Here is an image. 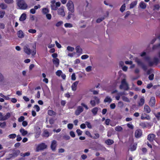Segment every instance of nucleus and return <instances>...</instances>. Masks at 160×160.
<instances>
[{
  "mask_svg": "<svg viewBox=\"0 0 160 160\" xmlns=\"http://www.w3.org/2000/svg\"><path fill=\"white\" fill-rule=\"evenodd\" d=\"M85 123L88 128H92V126L90 123L88 122H86Z\"/></svg>",
  "mask_w": 160,
  "mask_h": 160,
  "instance_id": "obj_58",
  "label": "nucleus"
},
{
  "mask_svg": "<svg viewBox=\"0 0 160 160\" xmlns=\"http://www.w3.org/2000/svg\"><path fill=\"white\" fill-rule=\"evenodd\" d=\"M66 6L68 10L71 13H73L74 12V4L72 1L71 0L68 1Z\"/></svg>",
  "mask_w": 160,
  "mask_h": 160,
  "instance_id": "obj_5",
  "label": "nucleus"
},
{
  "mask_svg": "<svg viewBox=\"0 0 160 160\" xmlns=\"http://www.w3.org/2000/svg\"><path fill=\"white\" fill-rule=\"evenodd\" d=\"M79 82L76 81L74 82L71 86L72 89L73 91H75L77 89V86Z\"/></svg>",
  "mask_w": 160,
  "mask_h": 160,
  "instance_id": "obj_15",
  "label": "nucleus"
},
{
  "mask_svg": "<svg viewBox=\"0 0 160 160\" xmlns=\"http://www.w3.org/2000/svg\"><path fill=\"white\" fill-rule=\"evenodd\" d=\"M144 112L147 113H149L151 112V109L149 107L147 104H145L144 107Z\"/></svg>",
  "mask_w": 160,
  "mask_h": 160,
  "instance_id": "obj_16",
  "label": "nucleus"
},
{
  "mask_svg": "<svg viewBox=\"0 0 160 160\" xmlns=\"http://www.w3.org/2000/svg\"><path fill=\"white\" fill-rule=\"evenodd\" d=\"M76 52L79 55L82 53V50L79 46H77L76 48Z\"/></svg>",
  "mask_w": 160,
  "mask_h": 160,
  "instance_id": "obj_18",
  "label": "nucleus"
},
{
  "mask_svg": "<svg viewBox=\"0 0 160 160\" xmlns=\"http://www.w3.org/2000/svg\"><path fill=\"white\" fill-rule=\"evenodd\" d=\"M112 98L109 96H107L105 98L104 102H105L110 103L112 102Z\"/></svg>",
  "mask_w": 160,
  "mask_h": 160,
  "instance_id": "obj_22",
  "label": "nucleus"
},
{
  "mask_svg": "<svg viewBox=\"0 0 160 160\" xmlns=\"http://www.w3.org/2000/svg\"><path fill=\"white\" fill-rule=\"evenodd\" d=\"M20 153V151L18 150H17L15 151L13 153V154H10L9 155L10 156V158H7L6 159L9 160L13 157H16Z\"/></svg>",
  "mask_w": 160,
  "mask_h": 160,
  "instance_id": "obj_11",
  "label": "nucleus"
},
{
  "mask_svg": "<svg viewBox=\"0 0 160 160\" xmlns=\"http://www.w3.org/2000/svg\"><path fill=\"white\" fill-rule=\"evenodd\" d=\"M124 78L121 81V84L119 86L120 89H124V90H128L129 88L128 85L126 81L127 76L126 75H123Z\"/></svg>",
  "mask_w": 160,
  "mask_h": 160,
  "instance_id": "obj_2",
  "label": "nucleus"
},
{
  "mask_svg": "<svg viewBox=\"0 0 160 160\" xmlns=\"http://www.w3.org/2000/svg\"><path fill=\"white\" fill-rule=\"evenodd\" d=\"M50 7L51 9L53 10H57V7H59L61 5V3L60 2H56L55 0H52L51 2Z\"/></svg>",
  "mask_w": 160,
  "mask_h": 160,
  "instance_id": "obj_4",
  "label": "nucleus"
},
{
  "mask_svg": "<svg viewBox=\"0 0 160 160\" xmlns=\"http://www.w3.org/2000/svg\"><path fill=\"white\" fill-rule=\"evenodd\" d=\"M48 113L50 116H53L56 114V113L52 110H50L48 111Z\"/></svg>",
  "mask_w": 160,
  "mask_h": 160,
  "instance_id": "obj_34",
  "label": "nucleus"
},
{
  "mask_svg": "<svg viewBox=\"0 0 160 160\" xmlns=\"http://www.w3.org/2000/svg\"><path fill=\"white\" fill-rule=\"evenodd\" d=\"M142 135V131L140 129L137 130L135 133V135L137 138H138L140 137Z\"/></svg>",
  "mask_w": 160,
  "mask_h": 160,
  "instance_id": "obj_14",
  "label": "nucleus"
},
{
  "mask_svg": "<svg viewBox=\"0 0 160 160\" xmlns=\"http://www.w3.org/2000/svg\"><path fill=\"white\" fill-rule=\"evenodd\" d=\"M63 23V22L62 21H59L56 24V26L57 27H59Z\"/></svg>",
  "mask_w": 160,
  "mask_h": 160,
  "instance_id": "obj_57",
  "label": "nucleus"
},
{
  "mask_svg": "<svg viewBox=\"0 0 160 160\" xmlns=\"http://www.w3.org/2000/svg\"><path fill=\"white\" fill-rule=\"evenodd\" d=\"M114 142V141L110 139H108L105 141V143L108 145H110L113 144Z\"/></svg>",
  "mask_w": 160,
  "mask_h": 160,
  "instance_id": "obj_26",
  "label": "nucleus"
},
{
  "mask_svg": "<svg viewBox=\"0 0 160 160\" xmlns=\"http://www.w3.org/2000/svg\"><path fill=\"white\" fill-rule=\"evenodd\" d=\"M49 12V10L48 8H43L42 9V12L44 15H46Z\"/></svg>",
  "mask_w": 160,
  "mask_h": 160,
  "instance_id": "obj_27",
  "label": "nucleus"
},
{
  "mask_svg": "<svg viewBox=\"0 0 160 160\" xmlns=\"http://www.w3.org/2000/svg\"><path fill=\"white\" fill-rule=\"evenodd\" d=\"M24 119V117L23 116H21L18 119V121L19 122H22L23 121Z\"/></svg>",
  "mask_w": 160,
  "mask_h": 160,
  "instance_id": "obj_47",
  "label": "nucleus"
},
{
  "mask_svg": "<svg viewBox=\"0 0 160 160\" xmlns=\"http://www.w3.org/2000/svg\"><path fill=\"white\" fill-rule=\"evenodd\" d=\"M70 135L72 137L74 138L75 136L74 132L73 131H71L70 132Z\"/></svg>",
  "mask_w": 160,
  "mask_h": 160,
  "instance_id": "obj_63",
  "label": "nucleus"
},
{
  "mask_svg": "<svg viewBox=\"0 0 160 160\" xmlns=\"http://www.w3.org/2000/svg\"><path fill=\"white\" fill-rule=\"evenodd\" d=\"M6 126V123L5 122H0V127L2 128H4Z\"/></svg>",
  "mask_w": 160,
  "mask_h": 160,
  "instance_id": "obj_35",
  "label": "nucleus"
},
{
  "mask_svg": "<svg viewBox=\"0 0 160 160\" xmlns=\"http://www.w3.org/2000/svg\"><path fill=\"white\" fill-rule=\"evenodd\" d=\"M134 60L135 62H136L138 65L141 66L143 64L141 60L138 58H135Z\"/></svg>",
  "mask_w": 160,
  "mask_h": 160,
  "instance_id": "obj_32",
  "label": "nucleus"
},
{
  "mask_svg": "<svg viewBox=\"0 0 160 160\" xmlns=\"http://www.w3.org/2000/svg\"><path fill=\"white\" fill-rule=\"evenodd\" d=\"M76 79V75L75 73H73L71 76V79L73 81H74Z\"/></svg>",
  "mask_w": 160,
  "mask_h": 160,
  "instance_id": "obj_52",
  "label": "nucleus"
},
{
  "mask_svg": "<svg viewBox=\"0 0 160 160\" xmlns=\"http://www.w3.org/2000/svg\"><path fill=\"white\" fill-rule=\"evenodd\" d=\"M26 14L23 13L21 15L19 20L21 21H24L26 19Z\"/></svg>",
  "mask_w": 160,
  "mask_h": 160,
  "instance_id": "obj_23",
  "label": "nucleus"
},
{
  "mask_svg": "<svg viewBox=\"0 0 160 160\" xmlns=\"http://www.w3.org/2000/svg\"><path fill=\"white\" fill-rule=\"evenodd\" d=\"M160 8V6L158 4L155 5L154 6L153 10H158Z\"/></svg>",
  "mask_w": 160,
  "mask_h": 160,
  "instance_id": "obj_45",
  "label": "nucleus"
},
{
  "mask_svg": "<svg viewBox=\"0 0 160 160\" xmlns=\"http://www.w3.org/2000/svg\"><path fill=\"white\" fill-rule=\"evenodd\" d=\"M122 100L124 102H129L130 100L129 99L126 97L125 96H123L122 97Z\"/></svg>",
  "mask_w": 160,
  "mask_h": 160,
  "instance_id": "obj_36",
  "label": "nucleus"
},
{
  "mask_svg": "<svg viewBox=\"0 0 160 160\" xmlns=\"http://www.w3.org/2000/svg\"><path fill=\"white\" fill-rule=\"evenodd\" d=\"M55 43L57 47L59 48H61L62 46L61 45L59 44L58 42L57 41H56L55 42Z\"/></svg>",
  "mask_w": 160,
  "mask_h": 160,
  "instance_id": "obj_53",
  "label": "nucleus"
},
{
  "mask_svg": "<svg viewBox=\"0 0 160 160\" xmlns=\"http://www.w3.org/2000/svg\"><path fill=\"white\" fill-rule=\"evenodd\" d=\"M0 7L2 9H5L6 8V6L3 3L0 4Z\"/></svg>",
  "mask_w": 160,
  "mask_h": 160,
  "instance_id": "obj_55",
  "label": "nucleus"
},
{
  "mask_svg": "<svg viewBox=\"0 0 160 160\" xmlns=\"http://www.w3.org/2000/svg\"><path fill=\"white\" fill-rule=\"evenodd\" d=\"M73 127V125L72 124L69 123L68 125V128L69 129H71Z\"/></svg>",
  "mask_w": 160,
  "mask_h": 160,
  "instance_id": "obj_54",
  "label": "nucleus"
},
{
  "mask_svg": "<svg viewBox=\"0 0 160 160\" xmlns=\"http://www.w3.org/2000/svg\"><path fill=\"white\" fill-rule=\"evenodd\" d=\"M156 103L155 98L154 97H152L149 102V104L151 107H154Z\"/></svg>",
  "mask_w": 160,
  "mask_h": 160,
  "instance_id": "obj_12",
  "label": "nucleus"
},
{
  "mask_svg": "<svg viewBox=\"0 0 160 160\" xmlns=\"http://www.w3.org/2000/svg\"><path fill=\"white\" fill-rule=\"evenodd\" d=\"M44 135L46 137H48L49 136V132L47 131H45L44 132Z\"/></svg>",
  "mask_w": 160,
  "mask_h": 160,
  "instance_id": "obj_61",
  "label": "nucleus"
},
{
  "mask_svg": "<svg viewBox=\"0 0 160 160\" xmlns=\"http://www.w3.org/2000/svg\"><path fill=\"white\" fill-rule=\"evenodd\" d=\"M23 50L24 52L28 55H30L31 53L32 55L34 56L36 53V50H33L32 52L31 50L30 49L29 46L28 45L24 46Z\"/></svg>",
  "mask_w": 160,
  "mask_h": 160,
  "instance_id": "obj_6",
  "label": "nucleus"
},
{
  "mask_svg": "<svg viewBox=\"0 0 160 160\" xmlns=\"http://www.w3.org/2000/svg\"><path fill=\"white\" fill-rule=\"evenodd\" d=\"M57 146V142L55 140H53L51 143L50 147L52 150L53 151H55Z\"/></svg>",
  "mask_w": 160,
  "mask_h": 160,
  "instance_id": "obj_10",
  "label": "nucleus"
},
{
  "mask_svg": "<svg viewBox=\"0 0 160 160\" xmlns=\"http://www.w3.org/2000/svg\"><path fill=\"white\" fill-rule=\"evenodd\" d=\"M137 148V144H133L131 145L130 150L131 151H133L135 150Z\"/></svg>",
  "mask_w": 160,
  "mask_h": 160,
  "instance_id": "obj_31",
  "label": "nucleus"
},
{
  "mask_svg": "<svg viewBox=\"0 0 160 160\" xmlns=\"http://www.w3.org/2000/svg\"><path fill=\"white\" fill-rule=\"evenodd\" d=\"M67 50L68 52H72L74 50V47L68 46L67 48Z\"/></svg>",
  "mask_w": 160,
  "mask_h": 160,
  "instance_id": "obj_33",
  "label": "nucleus"
},
{
  "mask_svg": "<svg viewBox=\"0 0 160 160\" xmlns=\"http://www.w3.org/2000/svg\"><path fill=\"white\" fill-rule=\"evenodd\" d=\"M81 105L78 106L76 110L75 111V113L76 115L78 116L83 111V108L82 107H83L86 109L88 110V108L87 105L85 103L82 102L81 103Z\"/></svg>",
  "mask_w": 160,
  "mask_h": 160,
  "instance_id": "obj_3",
  "label": "nucleus"
},
{
  "mask_svg": "<svg viewBox=\"0 0 160 160\" xmlns=\"http://www.w3.org/2000/svg\"><path fill=\"white\" fill-rule=\"evenodd\" d=\"M118 107L120 108H122L123 106V103L122 102L120 101L118 103Z\"/></svg>",
  "mask_w": 160,
  "mask_h": 160,
  "instance_id": "obj_49",
  "label": "nucleus"
},
{
  "mask_svg": "<svg viewBox=\"0 0 160 160\" xmlns=\"http://www.w3.org/2000/svg\"><path fill=\"white\" fill-rule=\"evenodd\" d=\"M155 136V135L153 134H149L148 136V139L150 142H152L154 140Z\"/></svg>",
  "mask_w": 160,
  "mask_h": 160,
  "instance_id": "obj_13",
  "label": "nucleus"
},
{
  "mask_svg": "<svg viewBox=\"0 0 160 160\" xmlns=\"http://www.w3.org/2000/svg\"><path fill=\"white\" fill-rule=\"evenodd\" d=\"M127 126L129 128H130L132 129H133V126L131 124L128 123L127 124Z\"/></svg>",
  "mask_w": 160,
  "mask_h": 160,
  "instance_id": "obj_64",
  "label": "nucleus"
},
{
  "mask_svg": "<svg viewBox=\"0 0 160 160\" xmlns=\"http://www.w3.org/2000/svg\"><path fill=\"white\" fill-rule=\"evenodd\" d=\"M137 3V1H134L132 2L130 5V9H132L134 7H135Z\"/></svg>",
  "mask_w": 160,
  "mask_h": 160,
  "instance_id": "obj_29",
  "label": "nucleus"
},
{
  "mask_svg": "<svg viewBox=\"0 0 160 160\" xmlns=\"http://www.w3.org/2000/svg\"><path fill=\"white\" fill-rule=\"evenodd\" d=\"M126 8V5L125 4H123L121 7L120 8V11L122 12H123L125 10Z\"/></svg>",
  "mask_w": 160,
  "mask_h": 160,
  "instance_id": "obj_37",
  "label": "nucleus"
},
{
  "mask_svg": "<svg viewBox=\"0 0 160 160\" xmlns=\"http://www.w3.org/2000/svg\"><path fill=\"white\" fill-rule=\"evenodd\" d=\"M63 138L65 140H68L70 139V137L68 135H65L63 137Z\"/></svg>",
  "mask_w": 160,
  "mask_h": 160,
  "instance_id": "obj_46",
  "label": "nucleus"
},
{
  "mask_svg": "<svg viewBox=\"0 0 160 160\" xmlns=\"http://www.w3.org/2000/svg\"><path fill=\"white\" fill-rule=\"evenodd\" d=\"M20 132L21 133L23 136H25L28 134V131L25 130L24 129L22 128H21L20 130Z\"/></svg>",
  "mask_w": 160,
  "mask_h": 160,
  "instance_id": "obj_20",
  "label": "nucleus"
},
{
  "mask_svg": "<svg viewBox=\"0 0 160 160\" xmlns=\"http://www.w3.org/2000/svg\"><path fill=\"white\" fill-rule=\"evenodd\" d=\"M154 75L153 74H152L150 75L148 77V78L150 80H152L154 78Z\"/></svg>",
  "mask_w": 160,
  "mask_h": 160,
  "instance_id": "obj_56",
  "label": "nucleus"
},
{
  "mask_svg": "<svg viewBox=\"0 0 160 160\" xmlns=\"http://www.w3.org/2000/svg\"><path fill=\"white\" fill-rule=\"evenodd\" d=\"M53 63L56 67H58L59 64V60L58 58H55L52 59Z\"/></svg>",
  "mask_w": 160,
  "mask_h": 160,
  "instance_id": "obj_17",
  "label": "nucleus"
},
{
  "mask_svg": "<svg viewBox=\"0 0 160 160\" xmlns=\"http://www.w3.org/2000/svg\"><path fill=\"white\" fill-rule=\"evenodd\" d=\"M139 7L142 9H145L147 7L146 4L143 2L142 1L139 4Z\"/></svg>",
  "mask_w": 160,
  "mask_h": 160,
  "instance_id": "obj_19",
  "label": "nucleus"
},
{
  "mask_svg": "<svg viewBox=\"0 0 160 160\" xmlns=\"http://www.w3.org/2000/svg\"><path fill=\"white\" fill-rule=\"evenodd\" d=\"M46 17L47 19L48 20H50L52 18L51 15L50 14H47L46 15Z\"/></svg>",
  "mask_w": 160,
  "mask_h": 160,
  "instance_id": "obj_51",
  "label": "nucleus"
},
{
  "mask_svg": "<svg viewBox=\"0 0 160 160\" xmlns=\"http://www.w3.org/2000/svg\"><path fill=\"white\" fill-rule=\"evenodd\" d=\"M16 137V135L15 134H12L8 135V137L11 139L15 138Z\"/></svg>",
  "mask_w": 160,
  "mask_h": 160,
  "instance_id": "obj_42",
  "label": "nucleus"
},
{
  "mask_svg": "<svg viewBox=\"0 0 160 160\" xmlns=\"http://www.w3.org/2000/svg\"><path fill=\"white\" fill-rule=\"evenodd\" d=\"M57 14L61 17H64L65 16V13L64 11V7L62 6L57 9Z\"/></svg>",
  "mask_w": 160,
  "mask_h": 160,
  "instance_id": "obj_8",
  "label": "nucleus"
},
{
  "mask_svg": "<svg viewBox=\"0 0 160 160\" xmlns=\"http://www.w3.org/2000/svg\"><path fill=\"white\" fill-rule=\"evenodd\" d=\"M145 102L144 99L143 98L140 99V101L138 102V106L141 107L142 106Z\"/></svg>",
  "mask_w": 160,
  "mask_h": 160,
  "instance_id": "obj_25",
  "label": "nucleus"
},
{
  "mask_svg": "<svg viewBox=\"0 0 160 160\" xmlns=\"http://www.w3.org/2000/svg\"><path fill=\"white\" fill-rule=\"evenodd\" d=\"M64 26L66 28H72L73 27L72 25L70 23H66L64 24Z\"/></svg>",
  "mask_w": 160,
  "mask_h": 160,
  "instance_id": "obj_39",
  "label": "nucleus"
},
{
  "mask_svg": "<svg viewBox=\"0 0 160 160\" xmlns=\"http://www.w3.org/2000/svg\"><path fill=\"white\" fill-rule=\"evenodd\" d=\"M89 56L85 54L81 56V58L82 59H85L88 58Z\"/></svg>",
  "mask_w": 160,
  "mask_h": 160,
  "instance_id": "obj_50",
  "label": "nucleus"
},
{
  "mask_svg": "<svg viewBox=\"0 0 160 160\" xmlns=\"http://www.w3.org/2000/svg\"><path fill=\"white\" fill-rule=\"evenodd\" d=\"M30 13L32 14H34L36 13V10L34 8H32L30 10Z\"/></svg>",
  "mask_w": 160,
  "mask_h": 160,
  "instance_id": "obj_62",
  "label": "nucleus"
},
{
  "mask_svg": "<svg viewBox=\"0 0 160 160\" xmlns=\"http://www.w3.org/2000/svg\"><path fill=\"white\" fill-rule=\"evenodd\" d=\"M17 35L18 38H22L24 37V34L22 30H19L17 32Z\"/></svg>",
  "mask_w": 160,
  "mask_h": 160,
  "instance_id": "obj_24",
  "label": "nucleus"
},
{
  "mask_svg": "<svg viewBox=\"0 0 160 160\" xmlns=\"http://www.w3.org/2000/svg\"><path fill=\"white\" fill-rule=\"evenodd\" d=\"M93 99V100H91L90 102L92 107L95 106L96 104H98L99 103V99L97 97H94Z\"/></svg>",
  "mask_w": 160,
  "mask_h": 160,
  "instance_id": "obj_9",
  "label": "nucleus"
},
{
  "mask_svg": "<svg viewBox=\"0 0 160 160\" xmlns=\"http://www.w3.org/2000/svg\"><path fill=\"white\" fill-rule=\"evenodd\" d=\"M122 69L124 72H126L127 71L128 67L126 66H123L122 67Z\"/></svg>",
  "mask_w": 160,
  "mask_h": 160,
  "instance_id": "obj_59",
  "label": "nucleus"
},
{
  "mask_svg": "<svg viewBox=\"0 0 160 160\" xmlns=\"http://www.w3.org/2000/svg\"><path fill=\"white\" fill-rule=\"evenodd\" d=\"M115 130L117 132H121L122 131L123 128L121 126H118L115 127Z\"/></svg>",
  "mask_w": 160,
  "mask_h": 160,
  "instance_id": "obj_28",
  "label": "nucleus"
},
{
  "mask_svg": "<svg viewBox=\"0 0 160 160\" xmlns=\"http://www.w3.org/2000/svg\"><path fill=\"white\" fill-rule=\"evenodd\" d=\"M105 18V17H103L97 19L96 20V22L97 23H99L101 22L102 20H103Z\"/></svg>",
  "mask_w": 160,
  "mask_h": 160,
  "instance_id": "obj_38",
  "label": "nucleus"
},
{
  "mask_svg": "<svg viewBox=\"0 0 160 160\" xmlns=\"http://www.w3.org/2000/svg\"><path fill=\"white\" fill-rule=\"evenodd\" d=\"M92 67L91 66H89L87 67L85 69L86 71L87 72H90L92 70Z\"/></svg>",
  "mask_w": 160,
  "mask_h": 160,
  "instance_id": "obj_41",
  "label": "nucleus"
},
{
  "mask_svg": "<svg viewBox=\"0 0 160 160\" xmlns=\"http://www.w3.org/2000/svg\"><path fill=\"white\" fill-rule=\"evenodd\" d=\"M56 75L58 77H60L62 74V71L60 70H58L56 72Z\"/></svg>",
  "mask_w": 160,
  "mask_h": 160,
  "instance_id": "obj_40",
  "label": "nucleus"
},
{
  "mask_svg": "<svg viewBox=\"0 0 160 160\" xmlns=\"http://www.w3.org/2000/svg\"><path fill=\"white\" fill-rule=\"evenodd\" d=\"M4 2L5 3L8 4H12L13 2V0H4Z\"/></svg>",
  "mask_w": 160,
  "mask_h": 160,
  "instance_id": "obj_44",
  "label": "nucleus"
},
{
  "mask_svg": "<svg viewBox=\"0 0 160 160\" xmlns=\"http://www.w3.org/2000/svg\"><path fill=\"white\" fill-rule=\"evenodd\" d=\"M16 3L20 9L26 10L28 8V5L24 0H16Z\"/></svg>",
  "mask_w": 160,
  "mask_h": 160,
  "instance_id": "obj_1",
  "label": "nucleus"
},
{
  "mask_svg": "<svg viewBox=\"0 0 160 160\" xmlns=\"http://www.w3.org/2000/svg\"><path fill=\"white\" fill-rule=\"evenodd\" d=\"M47 148V145L45 143H42L37 146L36 151L38 152L40 151L43 150Z\"/></svg>",
  "mask_w": 160,
  "mask_h": 160,
  "instance_id": "obj_7",
  "label": "nucleus"
},
{
  "mask_svg": "<svg viewBox=\"0 0 160 160\" xmlns=\"http://www.w3.org/2000/svg\"><path fill=\"white\" fill-rule=\"evenodd\" d=\"M11 116V114L9 112H7L6 114L4 116H3V119L2 121L6 120L9 118Z\"/></svg>",
  "mask_w": 160,
  "mask_h": 160,
  "instance_id": "obj_21",
  "label": "nucleus"
},
{
  "mask_svg": "<svg viewBox=\"0 0 160 160\" xmlns=\"http://www.w3.org/2000/svg\"><path fill=\"white\" fill-rule=\"evenodd\" d=\"M116 107V105L115 103H113L110 104V107L112 109H114Z\"/></svg>",
  "mask_w": 160,
  "mask_h": 160,
  "instance_id": "obj_60",
  "label": "nucleus"
},
{
  "mask_svg": "<svg viewBox=\"0 0 160 160\" xmlns=\"http://www.w3.org/2000/svg\"><path fill=\"white\" fill-rule=\"evenodd\" d=\"M98 111V108L97 107H95L92 109L91 111L93 114L95 115H96Z\"/></svg>",
  "mask_w": 160,
  "mask_h": 160,
  "instance_id": "obj_30",
  "label": "nucleus"
},
{
  "mask_svg": "<svg viewBox=\"0 0 160 160\" xmlns=\"http://www.w3.org/2000/svg\"><path fill=\"white\" fill-rule=\"evenodd\" d=\"M28 32L30 33L33 34L35 33L36 32V30L35 29H30L28 30Z\"/></svg>",
  "mask_w": 160,
  "mask_h": 160,
  "instance_id": "obj_43",
  "label": "nucleus"
},
{
  "mask_svg": "<svg viewBox=\"0 0 160 160\" xmlns=\"http://www.w3.org/2000/svg\"><path fill=\"white\" fill-rule=\"evenodd\" d=\"M76 132L78 136L82 135V132L79 129H77Z\"/></svg>",
  "mask_w": 160,
  "mask_h": 160,
  "instance_id": "obj_48",
  "label": "nucleus"
}]
</instances>
